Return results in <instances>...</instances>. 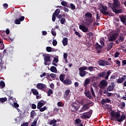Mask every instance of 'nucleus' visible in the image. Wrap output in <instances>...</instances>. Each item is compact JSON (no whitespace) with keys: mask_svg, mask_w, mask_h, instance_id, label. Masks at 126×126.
Wrapping results in <instances>:
<instances>
[{"mask_svg":"<svg viewBox=\"0 0 126 126\" xmlns=\"http://www.w3.org/2000/svg\"><path fill=\"white\" fill-rule=\"evenodd\" d=\"M60 22L61 24H64V22H65V18H62L60 20Z\"/></svg>","mask_w":126,"mask_h":126,"instance_id":"nucleus-54","label":"nucleus"},{"mask_svg":"<svg viewBox=\"0 0 126 126\" xmlns=\"http://www.w3.org/2000/svg\"><path fill=\"white\" fill-rule=\"evenodd\" d=\"M46 51L49 53H51L52 52V47L48 46L46 47Z\"/></svg>","mask_w":126,"mask_h":126,"instance_id":"nucleus-53","label":"nucleus"},{"mask_svg":"<svg viewBox=\"0 0 126 126\" xmlns=\"http://www.w3.org/2000/svg\"><path fill=\"white\" fill-rule=\"evenodd\" d=\"M79 75L81 76V77H84L85 76V73H86V71H82L81 70H79Z\"/></svg>","mask_w":126,"mask_h":126,"instance_id":"nucleus-27","label":"nucleus"},{"mask_svg":"<svg viewBox=\"0 0 126 126\" xmlns=\"http://www.w3.org/2000/svg\"><path fill=\"white\" fill-rule=\"evenodd\" d=\"M120 1L119 0H114L113 3L112 4L113 7H115V8H120Z\"/></svg>","mask_w":126,"mask_h":126,"instance_id":"nucleus-13","label":"nucleus"},{"mask_svg":"<svg viewBox=\"0 0 126 126\" xmlns=\"http://www.w3.org/2000/svg\"><path fill=\"white\" fill-rule=\"evenodd\" d=\"M56 16H57L56 15H54V14H53V15H52V21L53 22H55V21H56Z\"/></svg>","mask_w":126,"mask_h":126,"instance_id":"nucleus-60","label":"nucleus"},{"mask_svg":"<svg viewBox=\"0 0 126 126\" xmlns=\"http://www.w3.org/2000/svg\"><path fill=\"white\" fill-rule=\"evenodd\" d=\"M36 87L39 90H45L47 88V86L42 83H38Z\"/></svg>","mask_w":126,"mask_h":126,"instance_id":"nucleus-8","label":"nucleus"},{"mask_svg":"<svg viewBox=\"0 0 126 126\" xmlns=\"http://www.w3.org/2000/svg\"><path fill=\"white\" fill-rule=\"evenodd\" d=\"M119 36V33H114L110 37H109L108 40L110 42H113L115 40H117V38Z\"/></svg>","mask_w":126,"mask_h":126,"instance_id":"nucleus-9","label":"nucleus"},{"mask_svg":"<svg viewBox=\"0 0 126 126\" xmlns=\"http://www.w3.org/2000/svg\"><path fill=\"white\" fill-rule=\"evenodd\" d=\"M35 116H37V113H36L35 110L32 111L31 112L30 118H31V119H34V117Z\"/></svg>","mask_w":126,"mask_h":126,"instance_id":"nucleus-25","label":"nucleus"},{"mask_svg":"<svg viewBox=\"0 0 126 126\" xmlns=\"http://www.w3.org/2000/svg\"><path fill=\"white\" fill-rule=\"evenodd\" d=\"M85 16L88 18H92V14L90 12H87L85 14Z\"/></svg>","mask_w":126,"mask_h":126,"instance_id":"nucleus-29","label":"nucleus"},{"mask_svg":"<svg viewBox=\"0 0 126 126\" xmlns=\"http://www.w3.org/2000/svg\"><path fill=\"white\" fill-rule=\"evenodd\" d=\"M87 35L88 36H90V37H92L94 36V34H93V32H89L87 33Z\"/></svg>","mask_w":126,"mask_h":126,"instance_id":"nucleus-59","label":"nucleus"},{"mask_svg":"<svg viewBox=\"0 0 126 126\" xmlns=\"http://www.w3.org/2000/svg\"><path fill=\"white\" fill-rule=\"evenodd\" d=\"M24 19H25V17L21 16L19 19H16L14 21V23H15V24H17V25L20 24L21 22L22 21H23V20H24Z\"/></svg>","mask_w":126,"mask_h":126,"instance_id":"nucleus-15","label":"nucleus"},{"mask_svg":"<svg viewBox=\"0 0 126 126\" xmlns=\"http://www.w3.org/2000/svg\"><path fill=\"white\" fill-rule=\"evenodd\" d=\"M116 63L117 64H118V67H120V66H121V61H120L119 60H117Z\"/></svg>","mask_w":126,"mask_h":126,"instance_id":"nucleus-62","label":"nucleus"},{"mask_svg":"<svg viewBox=\"0 0 126 126\" xmlns=\"http://www.w3.org/2000/svg\"><path fill=\"white\" fill-rule=\"evenodd\" d=\"M31 92H32V94L35 95V96H36L37 95H39V92H38V91H37L35 89H32Z\"/></svg>","mask_w":126,"mask_h":126,"instance_id":"nucleus-26","label":"nucleus"},{"mask_svg":"<svg viewBox=\"0 0 126 126\" xmlns=\"http://www.w3.org/2000/svg\"><path fill=\"white\" fill-rule=\"evenodd\" d=\"M79 29L82 31V32H84V33H87V32H88L89 31V29H88V28L86 27L85 25H81L79 27Z\"/></svg>","mask_w":126,"mask_h":126,"instance_id":"nucleus-12","label":"nucleus"},{"mask_svg":"<svg viewBox=\"0 0 126 126\" xmlns=\"http://www.w3.org/2000/svg\"><path fill=\"white\" fill-rule=\"evenodd\" d=\"M37 108V106H36V104L32 103V109H33V110H35Z\"/></svg>","mask_w":126,"mask_h":126,"instance_id":"nucleus-61","label":"nucleus"},{"mask_svg":"<svg viewBox=\"0 0 126 126\" xmlns=\"http://www.w3.org/2000/svg\"><path fill=\"white\" fill-rule=\"evenodd\" d=\"M113 12L116 13V14H119V13H122L123 12V9H115L113 10Z\"/></svg>","mask_w":126,"mask_h":126,"instance_id":"nucleus-28","label":"nucleus"},{"mask_svg":"<svg viewBox=\"0 0 126 126\" xmlns=\"http://www.w3.org/2000/svg\"><path fill=\"white\" fill-rule=\"evenodd\" d=\"M57 105L58 107H63V106H64V103L62 101H59L57 103Z\"/></svg>","mask_w":126,"mask_h":126,"instance_id":"nucleus-40","label":"nucleus"},{"mask_svg":"<svg viewBox=\"0 0 126 126\" xmlns=\"http://www.w3.org/2000/svg\"><path fill=\"white\" fill-rule=\"evenodd\" d=\"M47 74H49V73H47L46 72H44L42 74H40V76L42 78V77H44V76H46Z\"/></svg>","mask_w":126,"mask_h":126,"instance_id":"nucleus-58","label":"nucleus"},{"mask_svg":"<svg viewBox=\"0 0 126 126\" xmlns=\"http://www.w3.org/2000/svg\"><path fill=\"white\" fill-rule=\"evenodd\" d=\"M98 64L101 66H105V65H111V63L106 60H100L98 61Z\"/></svg>","mask_w":126,"mask_h":126,"instance_id":"nucleus-6","label":"nucleus"},{"mask_svg":"<svg viewBox=\"0 0 126 126\" xmlns=\"http://www.w3.org/2000/svg\"><path fill=\"white\" fill-rule=\"evenodd\" d=\"M70 93V90L68 89L65 91V94H64V97L66 98L68 95H69V94Z\"/></svg>","mask_w":126,"mask_h":126,"instance_id":"nucleus-36","label":"nucleus"},{"mask_svg":"<svg viewBox=\"0 0 126 126\" xmlns=\"http://www.w3.org/2000/svg\"><path fill=\"white\" fill-rule=\"evenodd\" d=\"M60 80L62 81V82H63L64 81V75L63 74H61L59 76Z\"/></svg>","mask_w":126,"mask_h":126,"instance_id":"nucleus-34","label":"nucleus"},{"mask_svg":"<svg viewBox=\"0 0 126 126\" xmlns=\"http://www.w3.org/2000/svg\"><path fill=\"white\" fill-rule=\"evenodd\" d=\"M110 115L111 117L113 118H111L112 121H115L118 122L119 123H122L126 119V116L125 114H122L121 116V111H118V112H115L114 110L111 111Z\"/></svg>","mask_w":126,"mask_h":126,"instance_id":"nucleus-1","label":"nucleus"},{"mask_svg":"<svg viewBox=\"0 0 126 126\" xmlns=\"http://www.w3.org/2000/svg\"><path fill=\"white\" fill-rule=\"evenodd\" d=\"M51 34L53 35V36H54V37H56L57 35V32L54 30L53 29H52L51 30Z\"/></svg>","mask_w":126,"mask_h":126,"instance_id":"nucleus-47","label":"nucleus"},{"mask_svg":"<svg viewBox=\"0 0 126 126\" xmlns=\"http://www.w3.org/2000/svg\"><path fill=\"white\" fill-rule=\"evenodd\" d=\"M44 62H51V57L46 56L44 57Z\"/></svg>","mask_w":126,"mask_h":126,"instance_id":"nucleus-35","label":"nucleus"},{"mask_svg":"<svg viewBox=\"0 0 126 126\" xmlns=\"http://www.w3.org/2000/svg\"><path fill=\"white\" fill-rule=\"evenodd\" d=\"M90 82V79L87 78L85 80V83H84V87H87V85H88V84Z\"/></svg>","mask_w":126,"mask_h":126,"instance_id":"nucleus-30","label":"nucleus"},{"mask_svg":"<svg viewBox=\"0 0 126 126\" xmlns=\"http://www.w3.org/2000/svg\"><path fill=\"white\" fill-rule=\"evenodd\" d=\"M72 112H74V111H78L79 107L77 106V103L76 102H73L71 104Z\"/></svg>","mask_w":126,"mask_h":126,"instance_id":"nucleus-11","label":"nucleus"},{"mask_svg":"<svg viewBox=\"0 0 126 126\" xmlns=\"http://www.w3.org/2000/svg\"><path fill=\"white\" fill-rule=\"evenodd\" d=\"M91 105V107H92V106L94 105V103L93 102H91L85 103L83 105L81 109L80 110V112L82 113L83 112H85V111H87V110H89V109H90V106H89V105Z\"/></svg>","mask_w":126,"mask_h":126,"instance_id":"nucleus-3","label":"nucleus"},{"mask_svg":"<svg viewBox=\"0 0 126 126\" xmlns=\"http://www.w3.org/2000/svg\"><path fill=\"white\" fill-rule=\"evenodd\" d=\"M29 126V123L28 122L23 123L22 124V126Z\"/></svg>","mask_w":126,"mask_h":126,"instance_id":"nucleus-64","label":"nucleus"},{"mask_svg":"<svg viewBox=\"0 0 126 126\" xmlns=\"http://www.w3.org/2000/svg\"><path fill=\"white\" fill-rule=\"evenodd\" d=\"M60 12L61 10H60V9H57L53 14L55 15H56V16H59V15L60 14Z\"/></svg>","mask_w":126,"mask_h":126,"instance_id":"nucleus-31","label":"nucleus"},{"mask_svg":"<svg viewBox=\"0 0 126 126\" xmlns=\"http://www.w3.org/2000/svg\"><path fill=\"white\" fill-rule=\"evenodd\" d=\"M93 23V20L92 19H87L86 20V24L87 26H90Z\"/></svg>","mask_w":126,"mask_h":126,"instance_id":"nucleus-19","label":"nucleus"},{"mask_svg":"<svg viewBox=\"0 0 126 126\" xmlns=\"http://www.w3.org/2000/svg\"><path fill=\"white\" fill-rule=\"evenodd\" d=\"M119 56H120V53L119 52H116L115 53V55H114L115 58H118V57H119Z\"/></svg>","mask_w":126,"mask_h":126,"instance_id":"nucleus-63","label":"nucleus"},{"mask_svg":"<svg viewBox=\"0 0 126 126\" xmlns=\"http://www.w3.org/2000/svg\"><path fill=\"white\" fill-rule=\"evenodd\" d=\"M93 112V110L90 109L89 111L83 113L82 116H81V119H90V118H91V116L92 115Z\"/></svg>","mask_w":126,"mask_h":126,"instance_id":"nucleus-5","label":"nucleus"},{"mask_svg":"<svg viewBox=\"0 0 126 126\" xmlns=\"http://www.w3.org/2000/svg\"><path fill=\"white\" fill-rule=\"evenodd\" d=\"M86 96H87V97H88V98H89V99H91V98H92V97L91 96V94H90V92H87V93H85Z\"/></svg>","mask_w":126,"mask_h":126,"instance_id":"nucleus-37","label":"nucleus"},{"mask_svg":"<svg viewBox=\"0 0 126 126\" xmlns=\"http://www.w3.org/2000/svg\"><path fill=\"white\" fill-rule=\"evenodd\" d=\"M70 6L72 10H74V9H75V5L73 3H71L70 4Z\"/></svg>","mask_w":126,"mask_h":126,"instance_id":"nucleus-52","label":"nucleus"},{"mask_svg":"<svg viewBox=\"0 0 126 126\" xmlns=\"http://www.w3.org/2000/svg\"><path fill=\"white\" fill-rule=\"evenodd\" d=\"M46 102L42 100L39 101L37 103V109H40L42 108V106H44V105L46 104Z\"/></svg>","mask_w":126,"mask_h":126,"instance_id":"nucleus-16","label":"nucleus"},{"mask_svg":"<svg viewBox=\"0 0 126 126\" xmlns=\"http://www.w3.org/2000/svg\"><path fill=\"white\" fill-rule=\"evenodd\" d=\"M107 85H108V83H107V81H106V80H102L100 81V86L101 89H105Z\"/></svg>","mask_w":126,"mask_h":126,"instance_id":"nucleus-10","label":"nucleus"},{"mask_svg":"<svg viewBox=\"0 0 126 126\" xmlns=\"http://www.w3.org/2000/svg\"><path fill=\"white\" fill-rule=\"evenodd\" d=\"M0 86L2 87V88H3L4 87H5V83H4V82L3 80H1L0 82Z\"/></svg>","mask_w":126,"mask_h":126,"instance_id":"nucleus-39","label":"nucleus"},{"mask_svg":"<svg viewBox=\"0 0 126 126\" xmlns=\"http://www.w3.org/2000/svg\"><path fill=\"white\" fill-rule=\"evenodd\" d=\"M53 93H54V92H53V90L49 89V91H48V94L47 95L48 96H51V95H52V94H53Z\"/></svg>","mask_w":126,"mask_h":126,"instance_id":"nucleus-48","label":"nucleus"},{"mask_svg":"<svg viewBox=\"0 0 126 126\" xmlns=\"http://www.w3.org/2000/svg\"><path fill=\"white\" fill-rule=\"evenodd\" d=\"M87 66H82L79 68V70H82V71H85V70H87Z\"/></svg>","mask_w":126,"mask_h":126,"instance_id":"nucleus-38","label":"nucleus"},{"mask_svg":"<svg viewBox=\"0 0 126 126\" xmlns=\"http://www.w3.org/2000/svg\"><path fill=\"white\" fill-rule=\"evenodd\" d=\"M113 84H114V82L112 83V85H109L107 88V91H109V92H111V91H113L114 90V88L115 86H113Z\"/></svg>","mask_w":126,"mask_h":126,"instance_id":"nucleus-21","label":"nucleus"},{"mask_svg":"<svg viewBox=\"0 0 126 126\" xmlns=\"http://www.w3.org/2000/svg\"><path fill=\"white\" fill-rule=\"evenodd\" d=\"M68 42V39L66 37L63 38L62 40L63 44L64 46H67Z\"/></svg>","mask_w":126,"mask_h":126,"instance_id":"nucleus-22","label":"nucleus"},{"mask_svg":"<svg viewBox=\"0 0 126 126\" xmlns=\"http://www.w3.org/2000/svg\"><path fill=\"white\" fill-rule=\"evenodd\" d=\"M126 79V75H123L122 77L119 78L117 80V83H123Z\"/></svg>","mask_w":126,"mask_h":126,"instance_id":"nucleus-18","label":"nucleus"},{"mask_svg":"<svg viewBox=\"0 0 126 126\" xmlns=\"http://www.w3.org/2000/svg\"><path fill=\"white\" fill-rule=\"evenodd\" d=\"M6 101H7V98L5 97L0 98V103H4V102H6Z\"/></svg>","mask_w":126,"mask_h":126,"instance_id":"nucleus-32","label":"nucleus"},{"mask_svg":"<svg viewBox=\"0 0 126 126\" xmlns=\"http://www.w3.org/2000/svg\"><path fill=\"white\" fill-rule=\"evenodd\" d=\"M0 45H1V48L0 50H3L4 49V44H3V41L0 39Z\"/></svg>","mask_w":126,"mask_h":126,"instance_id":"nucleus-41","label":"nucleus"},{"mask_svg":"<svg viewBox=\"0 0 126 126\" xmlns=\"http://www.w3.org/2000/svg\"><path fill=\"white\" fill-rule=\"evenodd\" d=\"M111 75V71H108L107 72L106 71L101 72L97 74L98 76L100 78H103L104 77L105 79H109V76Z\"/></svg>","mask_w":126,"mask_h":126,"instance_id":"nucleus-2","label":"nucleus"},{"mask_svg":"<svg viewBox=\"0 0 126 126\" xmlns=\"http://www.w3.org/2000/svg\"><path fill=\"white\" fill-rule=\"evenodd\" d=\"M56 123H57V120H56V119H54L49 122V125H50V126H52V125H55Z\"/></svg>","mask_w":126,"mask_h":126,"instance_id":"nucleus-43","label":"nucleus"},{"mask_svg":"<svg viewBox=\"0 0 126 126\" xmlns=\"http://www.w3.org/2000/svg\"><path fill=\"white\" fill-rule=\"evenodd\" d=\"M50 77H51V78H53V79L54 78H57V74H56L51 73L50 74Z\"/></svg>","mask_w":126,"mask_h":126,"instance_id":"nucleus-46","label":"nucleus"},{"mask_svg":"<svg viewBox=\"0 0 126 126\" xmlns=\"http://www.w3.org/2000/svg\"><path fill=\"white\" fill-rule=\"evenodd\" d=\"M50 71L54 72V73H57V72H58V70L57 69V67L52 66L50 67Z\"/></svg>","mask_w":126,"mask_h":126,"instance_id":"nucleus-24","label":"nucleus"},{"mask_svg":"<svg viewBox=\"0 0 126 126\" xmlns=\"http://www.w3.org/2000/svg\"><path fill=\"white\" fill-rule=\"evenodd\" d=\"M38 110H39L40 112H44V111H46V110H47V107L46 106H44L43 108L38 109Z\"/></svg>","mask_w":126,"mask_h":126,"instance_id":"nucleus-51","label":"nucleus"},{"mask_svg":"<svg viewBox=\"0 0 126 126\" xmlns=\"http://www.w3.org/2000/svg\"><path fill=\"white\" fill-rule=\"evenodd\" d=\"M52 44L53 46H56V45H58V41H57V40L54 39L52 42Z\"/></svg>","mask_w":126,"mask_h":126,"instance_id":"nucleus-56","label":"nucleus"},{"mask_svg":"<svg viewBox=\"0 0 126 126\" xmlns=\"http://www.w3.org/2000/svg\"><path fill=\"white\" fill-rule=\"evenodd\" d=\"M100 8L99 9V10L102 14L106 15V16L109 15V12L107 11V10H108V7L107 6H104V5L101 4L100 5Z\"/></svg>","mask_w":126,"mask_h":126,"instance_id":"nucleus-4","label":"nucleus"},{"mask_svg":"<svg viewBox=\"0 0 126 126\" xmlns=\"http://www.w3.org/2000/svg\"><path fill=\"white\" fill-rule=\"evenodd\" d=\"M94 68H96V67L89 66L88 69L90 71H94Z\"/></svg>","mask_w":126,"mask_h":126,"instance_id":"nucleus-50","label":"nucleus"},{"mask_svg":"<svg viewBox=\"0 0 126 126\" xmlns=\"http://www.w3.org/2000/svg\"><path fill=\"white\" fill-rule=\"evenodd\" d=\"M95 45V48L96 50H101V49H102L103 48V46L100 45V44H99L98 43H96Z\"/></svg>","mask_w":126,"mask_h":126,"instance_id":"nucleus-33","label":"nucleus"},{"mask_svg":"<svg viewBox=\"0 0 126 126\" xmlns=\"http://www.w3.org/2000/svg\"><path fill=\"white\" fill-rule=\"evenodd\" d=\"M91 92L92 93V96L95 97L96 95H95V93L94 92V90H93V88H92V87H91Z\"/></svg>","mask_w":126,"mask_h":126,"instance_id":"nucleus-44","label":"nucleus"},{"mask_svg":"<svg viewBox=\"0 0 126 126\" xmlns=\"http://www.w3.org/2000/svg\"><path fill=\"white\" fill-rule=\"evenodd\" d=\"M37 122H38V118H37L35 119L34 121L32 123V125L36 126V125H37Z\"/></svg>","mask_w":126,"mask_h":126,"instance_id":"nucleus-45","label":"nucleus"},{"mask_svg":"<svg viewBox=\"0 0 126 126\" xmlns=\"http://www.w3.org/2000/svg\"><path fill=\"white\" fill-rule=\"evenodd\" d=\"M74 33L75 34V35H76V36H78V37H79V38L81 37V34L79 33V32L75 31L74 32Z\"/></svg>","mask_w":126,"mask_h":126,"instance_id":"nucleus-55","label":"nucleus"},{"mask_svg":"<svg viewBox=\"0 0 126 126\" xmlns=\"http://www.w3.org/2000/svg\"><path fill=\"white\" fill-rule=\"evenodd\" d=\"M62 5H63V6H67V2L65 1H63L61 2Z\"/></svg>","mask_w":126,"mask_h":126,"instance_id":"nucleus-49","label":"nucleus"},{"mask_svg":"<svg viewBox=\"0 0 126 126\" xmlns=\"http://www.w3.org/2000/svg\"><path fill=\"white\" fill-rule=\"evenodd\" d=\"M113 46H114V42H110L107 46V51H110L112 48H113Z\"/></svg>","mask_w":126,"mask_h":126,"instance_id":"nucleus-23","label":"nucleus"},{"mask_svg":"<svg viewBox=\"0 0 126 126\" xmlns=\"http://www.w3.org/2000/svg\"><path fill=\"white\" fill-rule=\"evenodd\" d=\"M80 123H81V120L79 119H77L75 120V124L76 125H78V124H81Z\"/></svg>","mask_w":126,"mask_h":126,"instance_id":"nucleus-57","label":"nucleus"},{"mask_svg":"<svg viewBox=\"0 0 126 126\" xmlns=\"http://www.w3.org/2000/svg\"><path fill=\"white\" fill-rule=\"evenodd\" d=\"M119 18H120V20L121 22L124 25L126 26V15H121L119 16Z\"/></svg>","mask_w":126,"mask_h":126,"instance_id":"nucleus-14","label":"nucleus"},{"mask_svg":"<svg viewBox=\"0 0 126 126\" xmlns=\"http://www.w3.org/2000/svg\"><path fill=\"white\" fill-rule=\"evenodd\" d=\"M125 36L124 34L120 35L119 38L115 41L116 44L117 45L120 44V43H122V42H124L125 41Z\"/></svg>","mask_w":126,"mask_h":126,"instance_id":"nucleus-7","label":"nucleus"},{"mask_svg":"<svg viewBox=\"0 0 126 126\" xmlns=\"http://www.w3.org/2000/svg\"><path fill=\"white\" fill-rule=\"evenodd\" d=\"M63 83V84H65L66 85H70V84L72 83V82L70 79H66L64 80Z\"/></svg>","mask_w":126,"mask_h":126,"instance_id":"nucleus-20","label":"nucleus"},{"mask_svg":"<svg viewBox=\"0 0 126 126\" xmlns=\"http://www.w3.org/2000/svg\"><path fill=\"white\" fill-rule=\"evenodd\" d=\"M105 39H104V38H101L100 39V45H101V46H104L105 45Z\"/></svg>","mask_w":126,"mask_h":126,"instance_id":"nucleus-42","label":"nucleus"},{"mask_svg":"<svg viewBox=\"0 0 126 126\" xmlns=\"http://www.w3.org/2000/svg\"><path fill=\"white\" fill-rule=\"evenodd\" d=\"M100 103L101 105H105L106 103H111V99H110L109 98H106V99L102 98L100 101Z\"/></svg>","mask_w":126,"mask_h":126,"instance_id":"nucleus-17","label":"nucleus"}]
</instances>
